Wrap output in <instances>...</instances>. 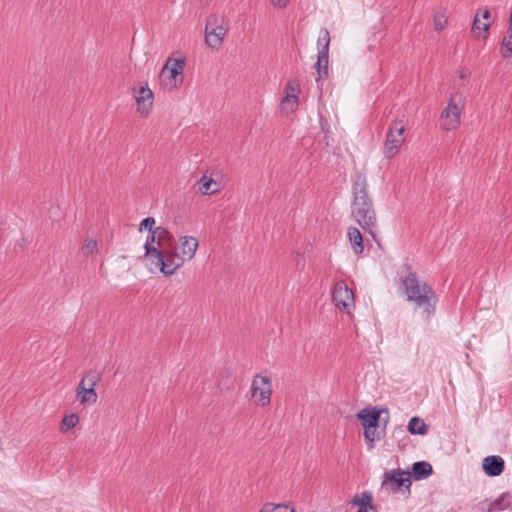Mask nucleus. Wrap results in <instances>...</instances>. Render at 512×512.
<instances>
[{"label": "nucleus", "mask_w": 512, "mask_h": 512, "mask_svg": "<svg viewBox=\"0 0 512 512\" xmlns=\"http://www.w3.org/2000/svg\"><path fill=\"white\" fill-rule=\"evenodd\" d=\"M401 288L406 300L419 309L424 320L428 321L435 314L438 301L434 289L425 281L420 280L413 272L403 278Z\"/></svg>", "instance_id": "obj_1"}, {"label": "nucleus", "mask_w": 512, "mask_h": 512, "mask_svg": "<svg viewBox=\"0 0 512 512\" xmlns=\"http://www.w3.org/2000/svg\"><path fill=\"white\" fill-rule=\"evenodd\" d=\"M353 202L351 213L359 225L375 238L376 215L372 201L367 194V179L358 173L352 181Z\"/></svg>", "instance_id": "obj_2"}, {"label": "nucleus", "mask_w": 512, "mask_h": 512, "mask_svg": "<svg viewBox=\"0 0 512 512\" xmlns=\"http://www.w3.org/2000/svg\"><path fill=\"white\" fill-rule=\"evenodd\" d=\"M198 246L199 242L193 236L179 237L176 246L166 250L161 274L166 277L174 275L185 262L195 257Z\"/></svg>", "instance_id": "obj_3"}, {"label": "nucleus", "mask_w": 512, "mask_h": 512, "mask_svg": "<svg viewBox=\"0 0 512 512\" xmlns=\"http://www.w3.org/2000/svg\"><path fill=\"white\" fill-rule=\"evenodd\" d=\"M162 244L157 240V236L153 231L148 232L144 243V254L141 257L144 266L152 273H161L162 265L166 250L161 249Z\"/></svg>", "instance_id": "obj_4"}, {"label": "nucleus", "mask_w": 512, "mask_h": 512, "mask_svg": "<svg viewBox=\"0 0 512 512\" xmlns=\"http://www.w3.org/2000/svg\"><path fill=\"white\" fill-rule=\"evenodd\" d=\"M464 108V101L460 94H451L446 107L439 117V126L444 131H452L459 127L461 115Z\"/></svg>", "instance_id": "obj_5"}, {"label": "nucleus", "mask_w": 512, "mask_h": 512, "mask_svg": "<svg viewBox=\"0 0 512 512\" xmlns=\"http://www.w3.org/2000/svg\"><path fill=\"white\" fill-rule=\"evenodd\" d=\"M251 401L256 407L269 406L272 398V379L267 373H257L253 376L250 386Z\"/></svg>", "instance_id": "obj_6"}, {"label": "nucleus", "mask_w": 512, "mask_h": 512, "mask_svg": "<svg viewBox=\"0 0 512 512\" xmlns=\"http://www.w3.org/2000/svg\"><path fill=\"white\" fill-rule=\"evenodd\" d=\"M228 31V22L221 14H211L205 25V43L212 49H219Z\"/></svg>", "instance_id": "obj_7"}, {"label": "nucleus", "mask_w": 512, "mask_h": 512, "mask_svg": "<svg viewBox=\"0 0 512 512\" xmlns=\"http://www.w3.org/2000/svg\"><path fill=\"white\" fill-rule=\"evenodd\" d=\"M185 59L169 57L160 71L161 84L169 89L180 87L184 80Z\"/></svg>", "instance_id": "obj_8"}, {"label": "nucleus", "mask_w": 512, "mask_h": 512, "mask_svg": "<svg viewBox=\"0 0 512 512\" xmlns=\"http://www.w3.org/2000/svg\"><path fill=\"white\" fill-rule=\"evenodd\" d=\"M100 382V375L95 371H88L80 380L76 388V399L83 406L94 405L98 395L95 387Z\"/></svg>", "instance_id": "obj_9"}, {"label": "nucleus", "mask_w": 512, "mask_h": 512, "mask_svg": "<svg viewBox=\"0 0 512 512\" xmlns=\"http://www.w3.org/2000/svg\"><path fill=\"white\" fill-rule=\"evenodd\" d=\"M405 125L402 120H394L388 129L383 145V155L386 159L394 158L405 142Z\"/></svg>", "instance_id": "obj_10"}, {"label": "nucleus", "mask_w": 512, "mask_h": 512, "mask_svg": "<svg viewBox=\"0 0 512 512\" xmlns=\"http://www.w3.org/2000/svg\"><path fill=\"white\" fill-rule=\"evenodd\" d=\"M332 301L335 307L348 315H351L355 307V296L345 281H338L333 289Z\"/></svg>", "instance_id": "obj_11"}, {"label": "nucleus", "mask_w": 512, "mask_h": 512, "mask_svg": "<svg viewBox=\"0 0 512 512\" xmlns=\"http://www.w3.org/2000/svg\"><path fill=\"white\" fill-rule=\"evenodd\" d=\"M132 96L136 102V112L147 117L153 108L154 95L146 82H139L132 88Z\"/></svg>", "instance_id": "obj_12"}, {"label": "nucleus", "mask_w": 512, "mask_h": 512, "mask_svg": "<svg viewBox=\"0 0 512 512\" xmlns=\"http://www.w3.org/2000/svg\"><path fill=\"white\" fill-rule=\"evenodd\" d=\"M411 473L401 469L386 471L383 475L382 487L390 492H398L405 488L410 490Z\"/></svg>", "instance_id": "obj_13"}, {"label": "nucleus", "mask_w": 512, "mask_h": 512, "mask_svg": "<svg viewBox=\"0 0 512 512\" xmlns=\"http://www.w3.org/2000/svg\"><path fill=\"white\" fill-rule=\"evenodd\" d=\"M300 84L298 80L288 81L285 87V96L281 101V109L287 113L294 112L298 107Z\"/></svg>", "instance_id": "obj_14"}, {"label": "nucleus", "mask_w": 512, "mask_h": 512, "mask_svg": "<svg viewBox=\"0 0 512 512\" xmlns=\"http://www.w3.org/2000/svg\"><path fill=\"white\" fill-rule=\"evenodd\" d=\"M381 412L382 410L377 407H366L357 413V418L363 428L379 426Z\"/></svg>", "instance_id": "obj_15"}, {"label": "nucleus", "mask_w": 512, "mask_h": 512, "mask_svg": "<svg viewBox=\"0 0 512 512\" xmlns=\"http://www.w3.org/2000/svg\"><path fill=\"white\" fill-rule=\"evenodd\" d=\"M482 467L488 476H499L504 470V460L496 455L487 456L483 459Z\"/></svg>", "instance_id": "obj_16"}, {"label": "nucleus", "mask_w": 512, "mask_h": 512, "mask_svg": "<svg viewBox=\"0 0 512 512\" xmlns=\"http://www.w3.org/2000/svg\"><path fill=\"white\" fill-rule=\"evenodd\" d=\"M198 190L202 195H213L221 190L220 182L215 181L211 176L204 174L198 181Z\"/></svg>", "instance_id": "obj_17"}, {"label": "nucleus", "mask_w": 512, "mask_h": 512, "mask_svg": "<svg viewBox=\"0 0 512 512\" xmlns=\"http://www.w3.org/2000/svg\"><path fill=\"white\" fill-rule=\"evenodd\" d=\"M490 17V12L488 10H484L482 14V19L477 14L474 18L473 27L472 30L474 34L479 37H486V33L489 30L490 24L487 22V20Z\"/></svg>", "instance_id": "obj_18"}, {"label": "nucleus", "mask_w": 512, "mask_h": 512, "mask_svg": "<svg viewBox=\"0 0 512 512\" xmlns=\"http://www.w3.org/2000/svg\"><path fill=\"white\" fill-rule=\"evenodd\" d=\"M373 496L369 491H363L359 494H355L351 499V503L359 507L357 512H369L373 508L372 505Z\"/></svg>", "instance_id": "obj_19"}, {"label": "nucleus", "mask_w": 512, "mask_h": 512, "mask_svg": "<svg viewBox=\"0 0 512 512\" xmlns=\"http://www.w3.org/2000/svg\"><path fill=\"white\" fill-rule=\"evenodd\" d=\"M364 439L368 450H373L376 442L381 440L384 436V431L379 429V426L364 427Z\"/></svg>", "instance_id": "obj_20"}, {"label": "nucleus", "mask_w": 512, "mask_h": 512, "mask_svg": "<svg viewBox=\"0 0 512 512\" xmlns=\"http://www.w3.org/2000/svg\"><path fill=\"white\" fill-rule=\"evenodd\" d=\"M433 473V468L430 463L426 461H419L412 465V475L415 480H422L428 478Z\"/></svg>", "instance_id": "obj_21"}, {"label": "nucleus", "mask_w": 512, "mask_h": 512, "mask_svg": "<svg viewBox=\"0 0 512 512\" xmlns=\"http://www.w3.org/2000/svg\"><path fill=\"white\" fill-rule=\"evenodd\" d=\"M349 242L355 254L359 255L363 252V237L360 231L355 227H350L347 232Z\"/></svg>", "instance_id": "obj_22"}, {"label": "nucleus", "mask_w": 512, "mask_h": 512, "mask_svg": "<svg viewBox=\"0 0 512 512\" xmlns=\"http://www.w3.org/2000/svg\"><path fill=\"white\" fill-rule=\"evenodd\" d=\"M407 429L410 434L413 435H425L428 430V426L423 419L419 417H412L408 422Z\"/></svg>", "instance_id": "obj_23"}, {"label": "nucleus", "mask_w": 512, "mask_h": 512, "mask_svg": "<svg viewBox=\"0 0 512 512\" xmlns=\"http://www.w3.org/2000/svg\"><path fill=\"white\" fill-rule=\"evenodd\" d=\"M448 22L447 10L443 7H439L434 11L433 14V27L436 31H442Z\"/></svg>", "instance_id": "obj_24"}, {"label": "nucleus", "mask_w": 512, "mask_h": 512, "mask_svg": "<svg viewBox=\"0 0 512 512\" xmlns=\"http://www.w3.org/2000/svg\"><path fill=\"white\" fill-rule=\"evenodd\" d=\"M328 58H329V52L318 51V58H317V62L315 64V69L317 71L319 79L324 76H327Z\"/></svg>", "instance_id": "obj_25"}, {"label": "nucleus", "mask_w": 512, "mask_h": 512, "mask_svg": "<svg viewBox=\"0 0 512 512\" xmlns=\"http://www.w3.org/2000/svg\"><path fill=\"white\" fill-rule=\"evenodd\" d=\"M79 421H80V418L75 413L65 415L60 423L59 429L62 433H66L70 429L76 427L78 425Z\"/></svg>", "instance_id": "obj_26"}, {"label": "nucleus", "mask_w": 512, "mask_h": 512, "mask_svg": "<svg viewBox=\"0 0 512 512\" xmlns=\"http://www.w3.org/2000/svg\"><path fill=\"white\" fill-rule=\"evenodd\" d=\"M509 494L503 493L497 499L489 504L488 512H492L494 510L502 511L510 506L508 501Z\"/></svg>", "instance_id": "obj_27"}, {"label": "nucleus", "mask_w": 512, "mask_h": 512, "mask_svg": "<svg viewBox=\"0 0 512 512\" xmlns=\"http://www.w3.org/2000/svg\"><path fill=\"white\" fill-rule=\"evenodd\" d=\"M318 51L329 52L330 34L327 29H322L318 37Z\"/></svg>", "instance_id": "obj_28"}, {"label": "nucleus", "mask_w": 512, "mask_h": 512, "mask_svg": "<svg viewBox=\"0 0 512 512\" xmlns=\"http://www.w3.org/2000/svg\"><path fill=\"white\" fill-rule=\"evenodd\" d=\"M502 46L505 49L502 51V56L504 58L509 57L510 53L512 52V26L510 24L507 33L503 38Z\"/></svg>", "instance_id": "obj_29"}, {"label": "nucleus", "mask_w": 512, "mask_h": 512, "mask_svg": "<svg viewBox=\"0 0 512 512\" xmlns=\"http://www.w3.org/2000/svg\"><path fill=\"white\" fill-rule=\"evenodd\" d=\"M98 251L97 242L94 239H86L82 246V252L85 255H93Z\"/></svg>", "instance_id": "obj_30"}, {"label": "nucleus", "mask_w": 512, "mask_h": 512, "mask_svg": "<svg viewBox=\"0 0 512 512\" xmlns=\"http://www.w3.org/2000/svg\"><path fill=\"white\" fill-rule=\"evenodd\" d=\"M155 224L156 221L153 217L144 218L139 224L138 231L142 232L144 230H147L148 232H151L156 228Z\"/></svg>", "instance_id": "obj_31"}, {"label": "nucleus", "mask_w": 512, "mask_h": 512, "mask_svg": "<svg viewBox=\"0 0 512 512\" xmlns=\"http://www.w3.org/2000/svg\"><path fill=\"white\" fill-rule=\"evenodd\" d=\"M154 232L157 236V240L162 244L165 238L168 236L169 232L165 227L158 226L154 229Z\"/></svg>", "instance_id": "obj_32"}, {"label": "nucleus", "mask_w": 512, "mask_h": 512, "mask_svg": "<svg viewBox=\"0 0 512 512\" xmlns=\"http://www.w3.org/2000/svg\"><path fill=\"white\" fill-rule=\"evenodd\" d=\"M272 512H294V510L287 505H276L272 507Z\"/></svg>", "instance_id": "obj_33"}, {"label": "nucleus", "mask_w": 512, "mask_h": 512, "mask_svg": "<svg viewBox=\"0 0 512 512\" xmlns=\"http://www.w3.org/2000/svg\"><path fill=\"white\" fill-rule=\"evenodd\" d=\"M270 1H271V4L276 8H285L289 3V0H270Z\"/></svg>", "instance_id": "obj_34"}, {"label": "nucleus", "mask_w": 512, "mask_h": 512, "mask_svg": "<svg viewBox=\"0 0 512 512\" xmlns=\"http://www.w3.org/2000/svg\"><path fill=\"white\" fill-rule=\"evenodd\" d=\"M469 76V72L467 70H462L460 72V78L465 79Z\"/></svg>", "instance_id": "obj_35"}, {"label": "nucleus", "mask_w": 512, "mask_h": 512, "mask_svg": "<svg viewBox=\"0 0 512 512\" xmlns=\"http://www.w3.org/2000/svg\"><path fill=\"white\" fill-rule=\"evenodd\" d=\"M258 512H272V507L270 508L269 506H265L263 509H261Z\"/></svg>", "instance_id": "obj_36"}]
</instances>
